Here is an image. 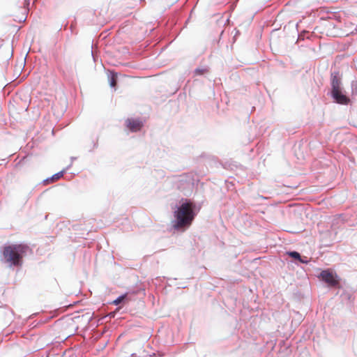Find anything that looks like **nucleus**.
Returning <instances> with one entry per match:
<instances>
[{"label": "nucleus", "mask_w": 357, "mask_h": 357, "mask_svg": "<svg viewBox=\"0 0 357 357\" xmlns=\"http://www.w3.org/2000/svg\"><path fill=\"white\" fill-rule=\"evenodd\" d=\"M331 95L334 101L340 105H348L350 102L348 98L343 91V89L340 88L337 90L331 91Z\"/></svg>", "instance_id": "obj_4"}, {"label": "nucleus", "mask_w": 357, "mask_h": 357, "mask_svg": "<svg viewBox=\"0 0 357 357\" xmlns=\"http://www.w3.org/2000/svg\"><path fill=\"white\" fill-rule=\"evenodd\" d=\"M318 278L329 287L340 288L339 277L330 269L322 271Z\"/></svg>", "instance_id": "obj_3"}, {"label": "nucleus", "mask_w": 357, "mask_h": 357, "mask_svg": "<svg viewBox=\"0 0 357 357\" xmlns=\"http://www.w3.org/2000/svg\"><path fill=\"white\" fill-rule=\"evenodd\" d=\"M195 205L192 202L183 203L174 213L175 223L174 227L176 229L189 227L195 216L193 211Z\"/></svg>", "instance_id": "obj_1"}, {"label": "nucleus", "mask_w": 357, "mask_h": 357, "mask_svg": "<svg viewBox=\"0 0 357 357\" xmlns=\"http://www.w3.org/2000/svg\"><path fill=\"white\" fill-rule=\"evenodd\" d=\"M63 176V171L59 172L54 174L50 178H47L45 181V183H54V182L58 181L59 179H60Z\"/></svg>", "instance_id": "obj_7"}, {"label": "nucleus", "mask_w": 357, "mask_h": 357, "mask_svg": "<svg viewBox=\"0 0 357 357\" xmlns=\"http://www.w3.org/2000/svg\"><path fill=\"white\" fill-rule=\"evenodd\" d=\"M126 126L131 132H137L141 130L143 123L139 119H128L125 121Z\"/></svg>", "instance_id": "obj_5"}, {"label": "nucleus", "mask_w": 357, "mask_h": 357, "mask_svg": "<svg viewBox=\"0 0 357 357\" xmlns=\"http://www.w3.org/2000/svg\"><path fill=\"white\" fill-rule=\"evenodd\" d=\"M287 254H288V255H289L290 257H291L292 258L296 259L299 260L301 258L300 254L295 251L287 252Z\"/></svg>", "instance_id": "obj_9"}, {"label": "nucleus", "mask_w": 357, "mask_h": 357, "mask_svg": "<svg viewBox=\"0 0 357 357\" xmlns=\"http://www.w3.org/2000/svg\"><path fill=\"white\" fill-rule=\"evenodd\" d=\"M342 75L339 71H334L331 74L332 91L337 90L342 87Z\"/></svg>", "instance_id": "obj_6"}, {"label": "nucleus", "mask_w": 357, "mask_h": 357, "mask_svg": "<svg viewBox=\"0 0 357 357\" xmlns=\"http://www.w3.org/2000/svg\"><path fill=\"white\" fill-rule=\"evenodd\" d=\"M206 72H207V70H206V69H199V68H198V69H196V70H195V73H196L197 75H204V73H206Z\"/></svg>", "instance_id": "obj_11"}, {"label": "nucleus", "mask_w": 357, "mask_h": 357, "mask_svg": "<svg viewBox=\"0 0 357 357\" xmlns=\"http://www.w3.org/2000/svg\"><path fill=\"white\" fill-rule=\"evenodd\" d=\"M299 261H300L301 262H302V263H307V262L308 261H307V257H303V258H301H301H300V259H299Z\"/></svg>", "instance_id": "obj_12"}, {"label": "nucleus", "mask_w": 357, "mask_h": 357, "mask_svg": "<svg viewBox=\"0 0 357 357\" xmlns=\"http://www.w3.org/2000/svg\"><path fill=\"white\" fill-rule=\"evenodd\" d=\"M126 298V295H123V296H119V298H117L116 300H114L113 301V303L114 305H119V303H121L123 299Z\"/></svg>", "instance_id": "obj_10"}, {"label": "nucleus", "mask_w": 357, "mask_h": 357, "mask_svg": "<svg viewBox=\"0 0 357 357\" xmlns=\"http://www.w3.org/2000/svg\"><path fill=\"white\" fill-rule=\"evenodd\" d=\"M26 249L27 246L22 244H13L4 246L2 251L3 259L10 266H20L22 265V257Z\"/></svg>", "instance_id": "obj_2"}, {"label": "nucleus", "mask_w": 357, "mask_h": 357, "mask_svg": "<svg viewBox=\"0 0 357 357\" xmlns=\"http://www.w3.org/2000/svg\"><path fill=\"white\" fill-rule=\"evenodd\" d=\"M117 83V75L115 73H113L109 79V85L112 87H115Z\"/></svg>", "instance_id": "obj_8"}]
</instances>
